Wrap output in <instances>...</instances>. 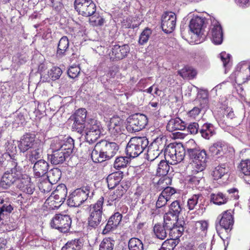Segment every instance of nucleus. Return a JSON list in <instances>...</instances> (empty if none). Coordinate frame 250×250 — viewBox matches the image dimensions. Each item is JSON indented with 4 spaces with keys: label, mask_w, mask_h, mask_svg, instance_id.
I'll return each instance as SVG.
<instances>
[{
    "label": "nucleus",
    "mask_w": 250,
    "mask_h": 250,
    "mask_svg": "<svg viewBox=\"0 0 250 250\" xmlns=\"http://www.w3.org/2000/svg\"><path fill=\"white\" fill-rule=\"evenodd\" d=\"M74 147V140L68 137L65 140L54 138L51 144L52 154L48 155L51 163L54 165L62 164L72 152Z\"/></svg>",
    "instance_id": "f257e3e1"
},
{
    "label": "nucleus",
    "mask_w": 250,
    "mask_h": 250,
    "mask_svg": "<svg viewBox=\"0 0 250 250\" xmlns=\"http://www.w3.org/2000/svg\"><path fill=\"white\" fill-rule=\"evenodd\" d=\"M18 147L20 152H26L25 155L26 159L33 164L41 157L43 143L36 139L34 134L26 133L21 138Z\"/></svg>",
    "instance_id": "f03ea898"
},
{
    "label": "nucleus",
    "mask_w": 250,
    "mask_h": 250,
    "mask_svg": "<svg viewBox=\"0 0 250 250\" xmlns=\"http://www.w3.org/2000/svg\"><path fill=\"white\" fill-rule=\"evenodd\" d=\"M118 150V146L115 142L103 140L97 143L91 153L94 163H101L113 157Z\"/></svg>",
    "instance_id": "7ed1b4c3"
},
{
    "label": "nucleus",
    "mask_w": 250,
    "mask_h": 250,
    "mask_svg": "<svg viewBox=\"0 0 250 250\" xmlns=\"http://www.w3.org/2000/svg\"><path fill=\"white\" fill-rule=\"evenodd\" d=\"M148 143L147 139L145 137L131 138L126 146L127 155L132 158L138 157L147 148Z\"/></svg>",
    "instance_id": "20e7f679"
},
{
    "label": "nucleus",
    "mask_w": 250,
    "mask_h": 250,
    "mask_svg": "<svg viewBox=\"0 0 250 250\" xmlns=\"http://www.w3.org/2000/svg\"><path fill=\"white\" fill-rule=\"evenodd\" d=\"M104 201V197H101L96 203L89 206V216L87 219L89 227L96 229L102 222Z\"/></svg>",
    "instance_id": "39448f33"
},
{
    "label": "nucleus",
    "mask_w": 250,
    "mask_h": 250,
    "mask_svg": "<svg viewBox=\"0 0 250 250\" xmlns=\"http://www.w3.org/2000/svg\"><path fill=\"white\" fill-rule=\"evenodd\" d=\"M187 152L191 159H193L192 171H203L207 167L208 156L205 149L188 148Z\"/></svg>",
    "instance_id": "423d86ee"
},
{
    "label": "nucleus",
    "mask_w": 250,
    "mask_h": 250,
    "mask_svg": "<svg viewBox=\"0 0 250 250\" xmlns=\"http://www.w3.org/2000/svg\"><path fill=\"white\" fill-rule=\"evenodd\" d=\"M85 127V139L90 144L94 143L104 131L101 123L95 119H88Z\"/></svg>",
    "instance_id": "0eeeda50"
},
{
    "label": "nucleus",
    "mask_w": 250,
    "mask_h": 250,
    "mask_svg": "<svg viewBox=\"0 0 250 250\" xmlns=\"http://www.w3.org/2000/svg\"><path fill=\"white\" fill-rule=\"evenodd\" d=\"M185 151L183 146L180 144H169L166 149V159L171 165H176L183 160Z\"/></svg>",
    "instance_id": "6e6552de"
},
{
    "label": "nucleus",
    "mask_w": 250,
    "mask_h": 250,
    "mask_svg": "<svg viewBox=\"0 0 250 250\" xmlns=\"http://www.w3.org/2000/svg\"><path fill=\"white\" fill-rule=\"evenodd\" d=\"M14 162V165H12L13 167L5 172L0 180V187L3 189L9 188L21 177L20 167L18 166L17 162Z\"/></svg>",
    "instance_id": "1a4fd4ad"
},
{
    "label": "nucleus",
    "mask_w": 250,
    "mask_h": 250,
    "mask_svg": "<svg viewBox=\"0 0 250 250\" xmlns=\"http://www.w3.org/2000/svg\"><path fill=\"white\" fill-rule=\"evenodd\" d=\"M72 220L70 216L57 214L52 218L50 225L52 228L58 229L62 233L67 232L70 228Z\"/></svg>",
    "instance_id": "9d476101"
},
{
    "label": "nucleus",
    "mask_w": 250,
    "mask_h": 250,
    "mask_svg": "<svg viewBox=\"0 0 250 250\" xmlns=\"http://www.w3.org/2000/svg\"><path fill=\"white\" fill-rule=\"evenodd\" d=\"M89 193V188L87 187L76 189L69 195L68 205L72 207L80 206L87 199Z\"/></svg>",
    "instance_id": "9b49d317"
},
{
    "label": "nucleus",
    "mask_w": 250,
    "mask_h": 250,
    "mask_svg": "<svg viewBox=\"0 0 250 250\" xmlns=\"http://www.w3.org/2000/svg\"><path fill=\"white\" fill-rule=\"evenodd\" d=\"M67 193L66 187L64 184L58 185L55 190L46 200L45 204L50 206H54L57 207L60 206V203H63L65 200Z\"/></svg>",
    "instance_id": "f8f14e48"
},
{
    "label": "nucleus",
    "mask_w": 250,
    "mask_h": 250,
    "mask_svg": "<svg viewBox=\"0 0 250 250\" xmlns=\"http://www.w3.org/2000/svg\"><path fill=\"white\" fill-rule=\"evenodd\" d=\"M147 124V117L142 114H136L128 119L127 129L131 132H137L145 127Z\"/></svg>",
    "instance_id": "ddd939ff"
},
{
    "label": "nucleus",
    "mask_w": 250,
    "mask_h": 250,
    "mask_svg": "<svg viewBox=\"0 0 250 250\" xmlns=\"http://www.w3.org/2000/svg\"><path fill=\"white\" fill-rule=\"evenodd\" d=\"M74 6L79 14L85 17L92 16L96 10V5L92 0H75Z\"/></svg>",
    "instance_id": "4468645a"
},
{
    "label": "nucleus",
    "mask_w": 250,
    "mask_h": 250,
    "mask_svg": "<svg viewBox=\"0 0 250 250\" xmlns=\"http://www.w3.org/2000/svg\"><path fill=\"white\" fill-rule=\"evenodd\" d=\"M86 113L85 108H80L71 116L70 119L73 121L72 128L79 133H82L85 127Z\"/></svg>",
    "instance_id": "2eb2a0df"
},
{
    "label": "nucleus",
    "mask_w": 250,
    "mask_h": 250,
    "mask_svg": "<svg viewBox=\"0 0 250 250\" xmlns=\"http://www.w3.org/2000/svg\"><path fill=\"white\" fill-rule=\"evenodd\" d=\"M176 15L172 12H165L162 17L161 27L166 33L172 32L176 25Z\"/></svg>",
    "instance_id": "dca6fc26"
},
{
    "label": "nucleus",
    "mask_w": 250,
    "mask_h": 250,
    "mask_svg": "<svg viewBox=\"0 0 250 250\" xmlns=\"http://www.w3.org/2000/svg\"><path fill=\"white\" fill-rule=\"evenodd\" d=\"M129 51L130 48L127 44L115 45L112 47L109 53V56L112 61L121 60L125 57Z\"/></svg>",
    "instance_id": "f3484780"
},
{
    "label": "nucleus",
    "mask_w": 250,
    "mask_h": 250,
    "mask_svg": "<svg viewBox=\"0 0 250 250\" xmlns=\"http://www.w3.org/2000/svg\"><path fill=\"white\" fill-rule=\"evenodd\" d=\"M205 19L199 16L193 17L190 21L189 27L190 31L198 37L203 35Z\"/></svg>",
    "instance_id": "a211bd4d"
},
{
    "label": "nucleus",
    "mask_w": 250,
    "mask_h": 250,
    "mask_svg": "<svg viewBox=\"0 0 250 250\" xmlns=\"http://www.w3.org/2000/svg\"><path fill=\"white\" fill-rule=\"evenodd\" d=\"M108 130L111 135L117 136L123 133V121L119 117H113L110 120Z\"/></svg>",
    "instance_id": "6ab92c4d"
},
{
    "label": "nucleus",
    "mask_w": 250,
    "mask_h": 250,
    "mask_svg": "<svg viewBox=\"0 0 250 250\" xmlns=\"http://www.w3.org/2000/svg\"><path fill=\"white\" fill-rule=\"evenodd\" d=\"M208 34L211 36L212 41L214 44H220L222 42L223 31L222 27L218 22L216 21L212 23Z\"/></svg>",
    "instance_id": "aec40b11"
},
{
    "label": "nucleus",
    "mask_w": 250,
    "mask_h": 250,
    "mask_svg": "<svg viewBox=\"0 0 250 250\" xmlns=\"http://www.w3.org/2000/svg\"><path fill=\"white\" fill-rule=\"evenodd\" d=\"M122 218V215L117 212L112 215L103 230L102 234H106L109 232L115 230L120 224Z\"/></svg>",
    "instance_id": "412c9836"
},
{
    "label": "nucleus",
    "mask_w": 250,
    "mask_h": 250,
    "mask_svg": "<svg viewBox=\"0 0 250 250\" xmlns=\"http://www.w3.org/2000/svg\"><path fill=\"white\" fill-rule=\"evenodd\" d=\"M219 225H216L218 229L220 227L225 229H231L233 224V218L230 211H224L221 215L218 217Z\"/></svg>",
    "instance_id": "4be33fe9"
},
{
    "label": "nucleus",
    "mask_w": 250,
    "mask_h": 250,
    "mask_svg": "<svg viewBox=\"0 0 250 250\" xmlns=\"http://www.w3.org/2000/svg\"><path fill=\"white\" fill-rule=\"evenodd\" d=\"M35 162L33 167L34 175L36 177H41L45 175L48 171V163L42 159Z\"/></svg>",
    "instance_id": "5701e85b"
},
{
    "label": "nucleus",
    "mask_w": 250,
    "mask_h": 250,
    "mask_svg": "<svg viewBox=\"0 0 250 250\" xmlns=\"http://www.w3.org/2000/svg\"><path fill=\"white\" fill-rule=\"evenodd\" d=\"M18 187L22 192L28 194H32L35 189L34 184L31 182V178L27 175L20 180Z\"/></svg>",
    "instance_id": "b1692460"
},
{
    "label": "nucleus",
    "mask_w": 250,
    "mask_h": 250,
    "mask_svg": "<svg viewBox=\"0 0 250 250\" xmlns=\"http://www.w3.org/2000/svg\"><path fill=\"white\" fill-rule=\"evenodd\" d=\"M187 124L179 118L171 119L168 122L167 125V129L169 132H173L176 130H184L186 129Z\"/></svg>",
    "instance_id": "393cba45"
},
{
    "label": "nucleus",
    "mask_w": 250,
    "mask_h": 250,
    "mask_svg": "<svg viewBox=\"0 0 250 250\" xmlns=\"http://www.w3.org/2000/svg\"><path fill=\"white\" fill-rule=\"evenodd\" d=\"M242 64L241 63H239L237 65L236 68V71L234 72L235 82L239 84L244 83L249 80H250V75L248 76L247 75H246L250 72V66L249 67H247L245 72H242Z\"/></svg>",
    "instance_id": "a878e982"
},
{
    "label": "nucleus",
    "mask_w": 250,
    "mask_h": 250,
    "mask_svg": "<svg viewBox=\"0 0 250 250\" xmlns=\"http://www.w3.org/2000/svg\"><path fill=\"white\" fill-rule=\"evenodd\" d=\"M123 177V173L120 171L110 174L106 178L107 186L109 188L113 189L119 186V183Z\"/></svg>",
    "instance_id": "bb28decb"
},
{
    "label": "nucleus",
    "mask_w": 250,
    "mask_h": 250,
    "mask_svg": "<svg viewBox=\"0 0 250 250\" xmlns=\"http://www.w3.org/2000/svg\"><path fill=\"white\" fill-rule=\"evenodd\" d=\"M169 179L167 177L161 178L158 182V185L162 189H164L161 193L165 197H167V199L169 200L170 197L175 192V189L170 187H165L164 184H167V182H169Z\"/></svg>",
    "instance_id": "cd10ccee"
},
{
    "label": "nucleus",
    "mask_w": 250,
    "mask_h": 250,
    "mask_svg": "<svg viewBox=\"0 0 250 250\" xmlns=\"http://www.w3.org/2000/svg\"><path fill=\"white\" fill-rule=\"evenodd\" d=\"M5 149L6 151L5 153L9 154L8 158L9 160H8V163L11 165H14V162L11 161L17 162V159L15 158L17 152L16 145L14 144V141L7 142L5 144Z\"/></svg>",
    "instance_id": "c85d7f7f"
},
{
    "label": "nucleus",
    "mask_w": 250,
    "mask_h": 250,
    "mask_svg": "<svg viewBox=\"0 0 250 250\" xmlns=\"http://www.w3.org/2000/svg\"><path fill=\"white\" fill-rule=\"evenodd\" d=\"M69 46V41L66 36H63L59 41L58 44V49L56 56L62 58L67 54Z\"/></svg>",
    "instance_id": "c756f323"
},
{
    "label": "nucleus",
    "mask_w": 250,
    "mask_h": 250,
    "mask_svg": "<svg viewBox=\"0 0 250 250\" xmlns=\"http://www.w3.org/2000/svg\"><path fill=\"white\" fill-rule=\"evenodd\" d=\"M62 74V71L60 68L56 66L53 67L48 71L47 74H41V78L43 81H55L58 79Z\"/></svg>",
    "instance_id": "7c9ffc66"
},
{
    "label": "nucleus",
    "mask_w": 250,
    "mask_h": 250,
    "mask_svg": "<svg viewBox=\"0 0 250 250\" xmlns=\"http://www.w3.org/2000/svg\"><path fill=\"white\" fill-rule=\"evenodd\" d=\"M226 148L225 144L222 142L214 143L209 147V152L213 156H222Z\"/></svg>",
    "instance_id": "2f4dec72"
},
{
    "label": "nucleus",
    "mask_w": 250,
    "mask_h": 250,
    "mask_svg": "<svg viewBox=\"0 0 250 250\" xmlns=\"http://www.w3.org/2000/svg\"><path fill=\"white\" fill-rule=\"evenodd\" d=\"M202 137L206 139H209L215 133L213 125L209 123L204 124L199 131Z\"/></svg>",
    "instance_id": "473e14b6"
},
{
    "label": "nucleus",
    "mask_w": 250,
    "mask_h": 250,
    "mask_svg": "<svg viewBox=\"0 0 250 250\" xmlns=\"http://www.w3.org/2000/svg\"><path fill=\"white\" fill-rule=\"evenodd\" d=\"M153 231L157 238L161 240H164L167 236V231H168V229H167L165 225L157 224L154 226L153 228Z\"/></svg>",
    "instance_id": "72a5a7b5"
},
{
    "label": "nucleus",
    "mask_w": 250,
    "mask_h": 250,
    "mask_svg": "<svg viewBox=\"0 0 250 250\" xmlns=\"http://www.w3.org/2000/svg\"><path fill=\"white\" fill-rule=\"evenodd\" d=\"M228 172V169L226 164H221L215 167L212 171V175L214 180L221 178Z\"/></svg>",
    "instance_id": "f704fd0d"
},
{
    "label": "nucleus",
    "mask_w": 250,
    "mask_h": 250,
    "mask_svg": "<svg viewBox=\"0 0 250 250\" xmlns=\"http://www.w3.org/2000/svg\"><path fill=\"white\" fill-rule=\"evenodd\" d=\"M178 73L184 79H192L197 75V71L193 67L187 66L179 70Z\"/></svg>",
    "instance_id": "c9c22d12"
},
{
    "label": "nucleus",
    "mask_w": 250,
    "mask_h": 250,
    "mask_svg": "<svg viewBox=\"0 0 250 250\" xmlns=\"http://www.w3.org/2000/svg\"><path fill=\"white\" fill-rule=\"evenodd\" d=\"M168 231L169 233L171 238L177 240L179 238L182 234L184 231V227L182 224L179 225L178 223L174 225L170 229H168Z\"/></svg>",
    "instance_id": "e433bc0d"
},
{
    "label": "nucleus",
    "mask_w": 250,
    "mask_h": 250,
    "mask_svg": "<svg viewBox=\"0 0 250 250\" xmlns=\"http://www.w3.org/2000/svg\"><path fill=\"white\" fill-rule=\"evenodd\" d=\"M177 220V216L171 214L170 213L167 212L164 216V225L168 229L178 223Z\"/></svg>",
    "instance_id": "4c0bfd02"
},
{
    "label": "nucleus",
    "mask_w": 250,
    "mask_h": 250,
    "mask_svg": "<svg viewBox=\"0 0 250 250\" xmlns=\"http://www.w3.org/2000/svg\"><path fill=\"white\" fill-rule=\"evenodd\" d=\"M203 171L195 172L192 170V175L189 177L188 181L193 187H196L199 185L203 180L204 175Z\"/></svg>",
    "instance_id": "58836bf2"
},
{
    "label": "nucleus",
    "mask_w": 250,
    "mask_h": 250,
    "mask_svg": "<svg viewBox=\"0 0 250 250\" xmlns=\"http://www.w3.org/2000/svg\"><path fill=\"white\" fill-rule=\"evenodd\" d=\"M13 210L11 202L8 198H2L0 199V211L4 214V212L10 213Z\"/></svg>",
    "instance_id": "ea45409f"
},
{
    "label": "nucleus",
    "mask_w": 250,
    "mask_h": 250,
    "mask_svg": "<svg viewBox=\"0 0 250 250\" xmlns=\"http://www.w3.org/2000/svg\"><path fill=\"white\" fill-rule=\"evenodd\" d=\"M169 170V166L164 160L160 161L157 168L156 174L159 176H166Z\"/></svg>",
    "instance_id": "a19ab883"
},
{
    "label": "nucleus",
    "mask_w": 250,
    "mask_h": 250,
    "mask_svg": "<svg viewBox=\"0 0 250 250\" xmlns=\"http://www.w3.org/2000/svg\"><path fill=\"white\" fill-rule=\"evenodd\" d=\"M129 250H144L142 241L138 238L133 237L130 239L128 243Z\"/></svg>",
    "instance_id": "79ce46f5"
},
{
    "label": "nucleus",
    "mask_w": 250,
    "mask_h": 250,
    "mask_svg": "<svg viewBox=\"0 0 250 250\" xmlns=\"http://www.w3.org/2000/svg\"><path fill=\"white\" fill-rule=\"evenodd\" d=\"M166 145V139L163 135H160L155 138L150 146L159 150L162 151Z\"/></svg>",
    "instance_id": "37998d69"
},
{
    "label": "nucleus",
    "mask_w": 250,
    "mask_h": 250,
    "mask_svg": "<svg viewBox=\"0 0 250 250\" xmlns=\"http://www.w3.org/2000/svg\"><path fill=\"white\" fill-rule=\"evenodd\" d=\"M82 247V243L79 239H74L68 242L63 246L61 250H80Z\"/></svg>",
    "instance_id": "c03bdc74"
},
{
    "label": "nucleus",
    "mask_w": 250,
    "mask_h": 250,
    "mask_svg": "<svg viewBox=\"0 0 250 250\" xmlns=\"http://www.w3.org/2000/svg\"><path fill=\"white\" fill-rule=\"evenodd\" d=\"M115 241L111 238H104L100 245L99 250H113Z\"/></svg>",
    "instance_id": "a18cd8bd"
},
{
    "label": "nucleus",
    "mask_w": 250,
    "mask_h": 250,
    "mask_svg": "<svg viewBox=\"0 0 250 250\" xmlns=\"http://www.w3.org/2000/svg\"><path fill=\"white\" fill-rule=\"evenodd\" d=\"M210 199L214 204L218 205L224 204L226 203L228 201L227 198L222 193L211 194L210 195Z\"/></svg>",
    "instance_id": "49530a36"
},
{
    "label": "nucleus",
    "mask_w": 250,
    "mask_h": 250,
    "mask_svg": "<svg viewBox=\"0 0 250 250\" xmlns=\"http://www.w3.org/2000/svg\"><path fill=\"white\" fill-rule=\"evenodd\" d=\"M129 163V158L127 157H117L114 163V167L117 169L125 167Z\"/></svg>",
    "instance_id": "de8ad7c7"
},
{
    "label": "nucleus",
    "mask_w": 250,
    "mask_h": 250,
    "mask_svg": "<svg viewBox=\"0 0 250 250\" xmlns=\"http://www.w3.org/2000/svg\"><path fill=\"white\" fill-rule=\"evenodd\" d=\"M203 196L201 194H194L190 197L188 201V207L190 210L193 209L198 203L201 201Z\"/></svg>",
    "instance_id": "09e8293b"
},
{
    "label": "nucleus",
    "mask_w": 250,
    "mask_h": 250,
    "mask_svg": "<svg viewBox=\"0 0 250 250\" xmlns=\"http://www.w3.org/2000/svg\"><path fill=\"white\" fill-rule=\"evenodd\" d=\"M162 151L149 146L147 148V158L150 161H152L158 158Z\"/></svg>",
    "instance_id": "8fccbe9b"
},
{
    "label": "nucleus",
    "mask_w": 250,
    "mask_h": 250,
    "mask_svg": "<svg viewBox=\"0 0 250 250\" xmlns=\"http://www.w3.org/2000/svg\"><path fill=\"white\" fill-rule=\"evenodd\" d=\"M182 210V208L180 203L178 201H173L169 207V210L167 213H170L171 214L178 216L179 213Z\"/></svg>",
    "instance_id": "3c124183"
},
{
    "label": "nucleus",
    "mask_w": 250,
    "mask_h": 250,
    "mask_svg": "<svg viewBox=\"0 0 250 250\" xmlns=\"http://www.w3.org/2000/svg\"><path fill=\"white\" fill-rule=\"evenodd\" d=\"M61 176V171L58 168H53L49 172L48 178L50 180V183H56L60 179Z\"/></svg>",
    "instance_id": "603ef678"
},
{
    "label": "nucleus",
    "mask_w": 250,
    "mask_h": 250,
    "mask_svg": "<svg viewBox=\"0 0 250 250\" xmlns=\"http://www.w3.org/2000/svg\"><path fill=\"white\" fill-rule=\"evenodd\" d=\"M178 244L177 240L170 238L164 242L161 247L165 250H173Z\"/></svg>",
    "instance_id": "864d4df0"
},
{
    "label": "nucleus",
    "mask_w": 250,
    "mask_h": 250,
    "mask_svg": "<svg viewBox=\"0 0 250 250\" xmlns=\"http://www.w3.org/2000/svg\"><path fill=\"white\" fill-rule=\"evenodd\" d=\"M151 34V30L148 28H145L140 36L139 43L141 45H144L146 43Z\"/></svg>",
    "instance_id": "5fc2aeb1"
},
{
    "label": "nucleus",
    "mask_w": 250,
    "mask_h": 250,
    "mask_svg": "<svg viewBox=\"0 0 250 250\" xmlns=\"http://www.w3.org/2000/svg\"><path fill=\"white\" fill-rule=\"evenodd\" d=\"M239 168L244 175L250 174V160H243L239 165Z\"/></svg>",
    "instance_id": "6e6d98bb"
},
{
    "label": "nucleus",
    "mask_w": 250,
    "mask_h": 250,
    "mask_svg": "<svg viewBox=\"0 0 250 250\" xmlns=\"http://www.w3.org/2000/svg\"><path fill=\"white\" fill-rule=\"evenodd\" d=\"M80 72V68L78 66H71L68 70V76L71 78H76Z\"/></svg>",
    "instance_id": "4d7b16f0"
},
{
    "label": "nucleus",
    "mask_w": 250,
    "mask_h": 250,
    "mask_svg": "<svg viewBox=\"0 0 250 250\" xmlns=\"http://www.w3.org/2000/svg\"><path fill=\"white\" fill-rule=\"evenodd\" d=\"M168 201L169 200L167 199V197H165V196L163 195H162V194L161 193L157 201L156 207L157 208H162L165 206Z\"/></svg>",
    "instance_id": "13d9d810"
},
{
    "label": "nucleus",
    "mask_w": 250,
    "mask_h": 250,
    "mask_svg": "<svg viewBox=\"0 0 250 250\" xmlns=\"http://www.w3.org/2000/svg\"><path fill=\"white\" fill-rule=\"evenodd\" d=\"M187 129L190 134L195 135L198 131L199 125L196 122L191 123L188 125Z\"/></svg>",
    "instance_id": "bf43d9fd"
},
{
    "label": "nucleus",
    "mask_w": 250,
    "mask_h": 250,
    "mask_svg": "<svg viewBox=\"0 0 250 250\" xmlns=\"http://www.w3.org/2000/svg\"><path fill=\"white\" fill-rule=\"evenodd\" d=\"M196 228L199 229L201 231H206L208 227V223L206 221H199L196 223Z\"/></svg>",
    "instance_id": "052dcab7"
},
{
    "label": "nucleus",
    "mask_w": 250,
    "mask_h": 250,
    "mask_svg": "<svg viewBox=\"0 0 250 250\" xmlns=\"http://www.w3.org/2000/svg\"><path fill=\"white\" fill-rule=\"evenodd\" d=\"M115 188L116 189L113 192L118 196V198H121L126 191V188L124 187L122 185H120Z\"/></svg>",
    "instance_id": "680f3d73"
},
{
    "label": "nucleus",
    "mask_w": 250,
    "mask_h": 250,
    "mask_svg": "<svg viewBox=\"0 0 250 250\" xmlns=\"http://www.w3.org/2000/svg\"><path fill=\"white\" fill-rule=\"evenodd\" d=\"M220 56L221 61L223 62L224 66L226 67L230 61V55L227 54L226 52H222L220 53Z\"/></svg>",
    "instance_id": "e2e57ef3"
},
{
    "label": "nucleus",
    "mask_w": 250,
    "mask_h": 250,
    "mask_svg": "<svg viewBox=\"0 0 250 250\" xmlns=\"http://www.w3.org/2000/svg\"><path fill=\"white\" fill-rule=\"evenodd\" d=\"M89 21L93 25L98 26L102 25L104 23V20L100 17H98L97 18V20H95V16H93L89 19Z\"/></svg>",
    "instance_id": "0e129e2a"
},
{
    "label": "nucleus",
    "mask_w": 250,
    "mask_h": 250,
    "mask_svg": "<svg viewBox=\"0 0 250 250\" xmlns=\"http://www.w3.org/2000/svg\"><path fill=\"white\" fill-rule=\"evenodd\" d=\"M121 199L118 198V196L114 192H111L108 197V205L111 206L113 204V203H116V201H118Z\"/></svg>",
    "instance_id": "69168bd1"
},
{
    "label": "nucleus",
    "mask_w": 250,
    "mask_h": 250,
    "mask_svg": "<svg viewBox=\"0 0 250 250\" xmlns=\"http://www.w3.org/2000/svg\"><path fill=\"white\" fill-rule=\"evenodd\" d=\"M123 26L125 28L132 29H134L138 26L137 24H132V20L130 18L124 20Z\"/></svg>",
    "instance_id": "338daca9"
},
{
    "label": "nucleus",
    "mask_w": 250,
    "mask_h": 250,
    "mask_svg": "<svg viewBox=\"0 0 250 250\" xmlns=\"http://www.w3.org/2000/svg\"><path fill=\"white\" fill-rule=\"evenodd\" d=\"M51 6L55 10H59L62 7L61 0H50Z\"/></svg>",
    "instance_id": "774afa93"
}]
</instances>
